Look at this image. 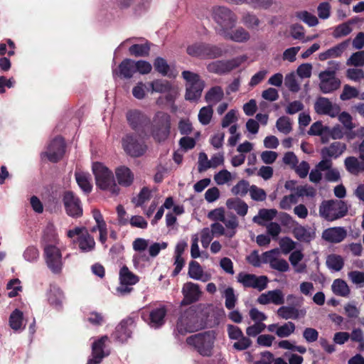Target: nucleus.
I'll return each instance as SVG.
<instances>
[{"label": "nucleus", "instance_id": "obj_55", "mask_svg": "<svg viewBox=\"0 0 364 364\" xmlns=\"http://www.w3.org/2000/svg\"><path fill=\"white\" fill-rule=\"evenodd\" d=\"M215 182L219 185L223 186L232 180V173L226 169H223L214 175Z\"/></svg>", "mask_w": 364, "mask_h": 364}, {"label": "nucleus", "instance_id": "obj_23", "mask_svg": "<svg viewBox=\"0 0 364 364\" xmlns=\"http://www.w3.org/2000/svg\"><path fill=\"white\" fill-rule=\"evenodd\" d=\"M346 146L344 143L335 141L330 146L323 147L321 151V156L336 159L339 157L346 150Z\"/></svg>", "mask_w": 364, "mask_h": 364}, {"label": "nucleus", "instance_id": "obj_58", "mask_svg": "<svg viewBox=\"0 0 364 364\" xmlns=\"http://www.w3.org/2000/svg\"><path fill=\"white\" fill-rule=\"evenodd\" d=\"M348 278L354 284L360 287H364V272L360 271H350L348 273Z\"/></svg>", "mask_w": 364, "mask_h": 364}, {"label": "nucleus", "instance_id": "obj_31", "mask_svg": "<svg viewBox=\"0 0 364 364\" xmlns=\"http://www.w3.org/2000/svg\"><path fill=\"white\" fill-rule=\"evenodd\" d=\"M92 216L97 224L98 230L100 232L99 240L104 244L107 237V225L100 210L97 209L93 210Z\"/></svg>", "mask_w": 364, "mask_h": 364}, {"label": "nucleus", "instance_id": "obj_63", "mask_svg": "<svg viewBox=\"0 0 364 364\" xmlns=\"http://www.w3.org/2000/svg\"><path fill=\"white\" fill-rule=\"evenodd\" d=\"M300 47H291L289 48L286 49L282 54V59L284 60L289 61L290 63H293L296 59V55L300 50Z\"/></svg>", "mask_w": 364, "mask_h": 364}, {"label": "nucleus", "instance_id": "obj_9", "mask_svg": "<svg viewBox=\"0 0 364 364\" xmlns=\"http://www.w3.org/2000/svg\"><path fill=\"white\" fill-rule=\"evenodd\" d=\"M237 281L245 288H252L262 291L267 288L269 279L264 275L257 276L254 274L240 272L237 276Z\"/></svg>", "mask_w": 364, "mask_h": 364}, {"label": "nucleus", "instance_id": "obj_5", "mask_svg": "<svg viewBox=\"0 0 364 364\" xmlns=\"http://www.w3.org/2000/svg\"><path fill=\"white\" fill-rule=\"evenodd\" d=\"M212 18L218 26L220 35L235 26L237 22L236 15L225 6H215L212 10Z\"/></svg>", "mask_w": 364, "mask_h": 364}, {"label": "nucleus", "instance_id": "obj_18", "mask_svg": "<svg viewBox=\"0 0 364 364\" xmlns=\"http://www.w3.org/2000/svg\"><path fill=\"white\" fill-rule=\"evenodd\" d=\"M108 340V337L105 336L94 342L92 346V358L88 360L87 364H99L102 359L109 355L104 350L105 342Z\"/></svg>", "mask_w": 364, "mask_h": 364}, {"label": "nucleus", "instance_id": "obj_53", "mask_svg": "<svg viewBox=\"0 0 364 364\" xmlns=\"http://www.w3.org/2000/svg\"><path fill=\"white\" fill-rule=\"evenodd\" d=\"M284 85L292 92H297L300 90V86L294 73H290L286 75Z\"/></svg>", "mask_w": 364, "mask_h": 364}, {"label": "nucleus", "instance_id": "obj_34", "mask_svg": "<svg viewBox=\"0 0 364 364\" xmlns=\"http://www.w3.org/2000/svg\"><path fill=\"white\" fill-rule=\"evenodd\" d=\"M78 245L82 252H87L94 250L95 242L93 237L86 232L78 237Z\"/></svg>", "mask_w": 364, "mask_h": 364}, {"label": "nucleus", "instance_id": "obj_7", "mask_svg": "<svg viewBox=\"0 0 364 364\" xmlns=\"http://www.w3.org/2000/svg\"><path fill=\"white\" fill-rule=\"evenodd\" d=\"M189 55L200 58H216L222 56L223 50L216 46L196 43L187 48Z\"/></svg>", "mask_w": 364, "mask_h": 364}, {"label": "nucleus", "instance_id": "obj_48", "mask_svg": "<svg viewBox=\"0 0 364 364\" xmlns=\"http://www.w3.org/2000/svg\"><path fill=\"white\" fill-rule=\"evenodd\" d=\"M223 295L225 299V306L228 309H233L236 305L237 297L235 294L232 287H228L224 290Z\"/></svg>", "mask_w": 364, "mask_h": 364}, {"label": "nucleus", "instance_id": "obj_46", "mask_svg": "<svg viewBox=\"0 0 364 364\" xmlns=\"http://www.w3.org/2000/svg\"><path fill=\"white\" fill-rule=\"evenodd\" d=\"M296 17L304 22L310 27L315 26L318 23L317 17L306 11H301L296 12Z\"/></svg>", "mask_w": 364, "mask_h": 364}, {"label": "nucleus", "instance_id": "obj_24", "mask_svg": "<svg viewBox=\"0 0 364 364\" xmlns=\"http://www.w3.org/2000/svg\"><path fill=\"white\" fill-rule=\"evenodd\" d=\"M115 175L118 183L122 186H129L134 181V173L125 166H121L116 168Z\"/></svg>", "mask_w": 364, "mask_h": 364}, {"label": "nucleus", "instance_id": "obj_49", "mask_svg": "<svg viewBox=\"0 0 364 364\" xmlns=\"http://www.w3.org/2000/svg\"><path fill=\"white\" fill-rule=\"evenodd\" d=\"M295 328V324L291 321H288L282 326L279 325V328L276 331V335L279 338H287L294 332Z\"/></svg>", "mask_w": 364, "mask_h": 364}, {"label": "nucleus", "instance_id": "obj_32", "mask_svg": "<svg viewBox=\"0 0 364 364\" xmlns=\"http://www.w3.org/2000/svg\"><path fill=\"white\" fill-rule=\"evenodd\" d=\"M224 97V92L221 87L214 86L211 87L205 95V101L209 105H214L220 102Z\"/></svg>", "mask_w": 364, "mask_h": 364}, {"label": "nucleus", "instance_id": "obj_22", "mask_svg": "<svg viewBox=\"0 0 364 364\" xmlns=\"http://www.w3.org/2000/svg\"><path fill=\"white\" fill-rule=\"evenodd\" d=\"M277 316L283 319H298L306 315L304 309H298L292 306H282L277 311Z\"/></svg>", "mask_w": 364, "mask_h": 364}, {"label": "nucleus", "instance_id": "obj_1", "mask_svg": "<svg viewBox=\"0 0 364 364\" xmlns=\"http://www.w3.org/2000/svg\"><path fill=\"white\" fill-rule=\"evenodd\" d=\"M215 341V332L208 331L188 336L186 338V343L193 347L200 355L210 357L213 355Z\"/></svg>", "mask_w": 364, "mask_h": 364}, {"label": "nucleus", "instance_id": "obj_52", "mask_svg": "<svg viewBox=\"0 0 364 364\" xmlns=\"http://www.w3.org/2000/svg\"><path fill=\"white\" fill-rule=\"evenodd\" d=\"M276 127L280 132L284 134L290 133L292 129L290 119L284 116L279 117L277 120Z\"/></svg>", "mask_w": 364, "mask_h": 364}, {"label": "nucleus", "instance_id": "obj_12", "mask_svg": "<svg viewBox=\"0 0 364 364\" xmlns=\"http://www.w3.org/2000/svg\"><path fill=\"white\" fill-rule=\"evenodd\" d=\"M65 149V146L63 138L56 137L48 145L47 151L41 154V157H47L48 161L55 163L63 156Z\"/></svg>", "mask_w": 364, "mask_h": 364}, {"label": "nucleus", "instance_id": "obj_41", "mask_svg": "<svg viewBox=\"0 0 364 364\" xmlns=\"http://www.w3.org/2000/svg\"><path fill=\"white\" fill-rule=\"evenodd\" d=\"M75 176L78 186L83 191L90 193L92 191V186L89 174L83 172H76Z\"/></svg>", "mask_w": 364, "mask_h": 364}, {"label": "nucleus", "instance_id": "obj_37", "mask_svg": "<svg viewBox=\"0 0 364 364\" xmlns=\"http://www.w3.org/2000/svg\"><path fill=\"white\" fill-rule=\"evenodd\" d=\"M277 214V210L276 209H260L259 210L258 215H255L252 220L254 223L262 225L263 220H272L276 217Z\"/></svg>", "mask_w": 364, "mask_h": 364}, {"label": "nucleus", "instance_id": "obj_26", "mask_svg": "<svg viewBox=\"0 0 364 364\" xmlns=\"http://www.w3.org/2000/svg\"><path fill=\"white\" fill-rule=\"evenodd\" d=\"M226 206L228 209L235 211L236 213L241 217H244L247 215L249 208L248 205L244 200L238 198L228 199Z\"/></svg>", "mask_w": 364, "mask_h": 364}, {"label": "nucleus", "instance_id": "obj_8", "mask_svg": "<svg viewBox=\"0 0 364 364\" xmlns=\"http://www.w3.org/2000/svg\"><path fill=\"white\" fill-rule=\"evenodd\" d=\"M176 328L179 333L184 335L198 331L201 328V324L198 323L196 313L193 310H188L180 316Z\"/></svg>", "mask_w": 364, "mask_h": 364}, {"label": "nucleus", "instance_id": "obj_13", "mask_svg": "<svg viewBox=\"0 0 364 364\" xmlns=\"http://www.w3.org/2000/svg\"><path fill=\"white\" fill-rule=\"evenodd\" d=\"M122 146L124 151L130 156L137 157L142 155L146 149V146L141 140H139L136 136L127 134L122 139Z\"/></svg>", "mask_w": 364, "mask_h": 364}, {"label": "nucleus", "instance_id": "obj_51", "mask_svg": "<svg viewBox=\"0 0 364 364\" xmlns=\"http://www.w3.org/2000/svg\"><path fill=\"white\" fill-rule=\"evenodd\" d=\"M293 234L298 240L301 242H309L312 238L309 231L302 225H296L293 230Z\"/></svg>", "mask_w": 364, "mask_h": 364}, {"label": "nucleus", "instance_id": "obj_15", "mask_svg": "<svg viewBox=\"0 0 364 364\" xmlns=\"http://www.w3.org/2000/svg\"><path fill=\"white\" fill-rule=\"evenodd\" d=\"M225 162L223 152L217 153L211 156L208 160V156L204 152H200L198 156V171L203 172L208 168H215L219 166H223Z\"/></svg>", "mask_w": 364, "mask_h": 364}, {"label": "nucleus", "instance_id": "obj_42", "mask_svg": "<svg viewBox=\"0 0 364 364\" xmlns=\"http://www.w3.org/2000/svg\"><path fill=\"white\" fill-rule=\"evenodd\" d=\"M333 292L340 296L346 297L350 294V289L347 283L341 279H336L333 281L332 286Z\"/></svg>", "mask_w": 364, "mask_h": 364}, {"label": "nucleus", "instance_id": "obj_10", "mask_svg": "<svg viewBox=\"0 0 364 364\" xmlns=\"http://www.w3.org/2000/svg\"><path fill=\"white\" fill-rule=\"evenodd\" d=\"M44 256L48 268L55 274L61 271L62 254L58 247L53 245H46L44 247Z\"/></svg>", "mask_w": 364, "mask_h": 364}, {"label": "nucleus", "instance_id": "obj_50", "mask_svg": "<svg viewBox=\"0 0 364 364\" xmlns=\"http://www.w3.org/2000/svg\"><path fill=\"white\" fill-rule=\"evenodd\" d=\"M250 186L248 181L241 180L231 188V192L235 196L243 197L250 192Z\"/></svg>", "mask_w": 364, "mask_h": 364}, {"label": "nucleus", "instance_id": "obj_54", "mask_svg": "<svg viewBox=\"0 0 364 364\" xmlns=\"http://www.w3.org/2000/svg\"><path fill=\"white\" fill-rule=\"evenodd\" d=\"M150 50L149 45L145 44H134L129 48V53L134 56H146L148 55Z\"/></svg>", "mask_w": 364, "mask_h": 364}, {"label": "nucleus", "instance_id": "obj_30", "mask_svg": "<svg viewBox=\"0 0 364 364\" xmlns=\"http://www.w3.org/2000/svg\"><path fill=\"white\" fill-rule=\"evenodd\" d=\"M64 299L61 289L56 286H50L48 294L49 304L56 309L60 308Z\"/></svg>", "mask_w": 364, "mask_h": 364}, {"label": "nucleus", "instance_id": "obj_25", "mask_svg": "<svg viewBox=\"0 0 364 364\" xmlns=\"http://www.w3.org/2000/svg\"><path fill=\"white\" fill-rule=\"evenodd\" d=\"M188 276L196 280L205 282L210 279L211 275L204 272L201 266L196 261H191L188 267Z\"/></svg>", "mask_w": 364, "mask_h": 364}, {"label": "nucleus", "instance_id": "obj_27", "mask_svg": "<svg viewBox=\"0 0 364 364\" xmlns=\"http://www.w3.org/2000/svg\"><path fill=\"white\" fill-rule=\"evenodd\" d=\"M166 309L165 307L157 308L152 310L149 314V326L152 328H159L165 323Z\"/></svg>", "mask_w": 364, "mask_h": 364}, {"label": "nucleus", "instance_id": "obj_21", "mask_svg": "<svg viewBox=\"0 0 364 364\" xmlns=\"http://www.w3.org/2000/svg\"><path fill=\"white\" fill-rule=\"evenodd\" d=\"M127 118L132 129L139 132L141 131V127L148 121L147 117L137 109L128 111Z\"/></svg>", "mask_w": 364, "mask_h": 364}, {"label": "nucleus", "instance_id": "obj_57", "mask_svg": "<svg viewBox=\"0 0 364 364\" xmlns=\"http://www.w3.org/2000/svg\"><path fill=\"white\" fill-rule=\"evenodd\" d=\"M359 95L358 90L349 85H345L343 86V92L341 94L340 98L343 100H348L352 98L358 97Z\"/></svg>", "mask_w": 364, "mask_h": 364}, {"label": "nucleus", "instance_id": "obj_6", "mask_svg": "<svg viewBox=\"0 0 364 364\" xmlns=\"http://www.w3.org/2000/svg\"><path fill=\"white\" fill-rule=\"evenodd\" d=\"M183 79L186 81V100L197 101L201 96L205 87V82L197 73L185 70L182 73Z\"/></svg>", "mask_w": 364, "mask_h": 364}, {"label": "nucleus", "instance_id": "obj_47", "mask_svg": "<svg viewBox=\"0 0 364 364\" xmlns=\"http://www.w3.org/2000/svg\"><path fill=\"white\" fill-rule=\"evenodd\" d=\"M242 23L250 29L257 30L260 25V20L251 13H246L242 17Z\"/></svg>", "mask_w": 364, "mask_h": 364}, {"label": "nucleus", "instance_id": "obj_35", "mask_svg": "<svg viewBox=\"0 0 364 364\" xmlns=\"http://www.w3.org/2000/svg\"><path fill=\"white\" fill-rule=\"evenodd\" d=\"M232 67L233 65L230 63L217 60L209 63L207 65V69L210 73L222 74L228 72Z\"/></svg>", "mask_w": 364, "mask_h": 364}, {"label": "nucleus", "instance_id": "obj_39", "mask_svg": "<svg viewBox=\"0 0 364 364\" xmlns=\"http://www.w3.org/2000/svg\"><path fill=\"white\" fill-rule=\"evenodd\" d=\"M120 75L125 78H131L136 73L134 61L130 59L123 60L119 65Z\"/></svg>", "mask_w": 364, "mask_h": 364}, {"label": "nucleus", "instance_id": "obj_60", "mask_svg": "<svg viewBox=\"0 0 364 364\" xmlns=\"http://www.w3.org/2000/svg\"><path fill=\"white\" fill-rule=\"evenodd\" d=\"M266 328V325L262 322H254V323L246 328V333L248 336L255 337Z\"/></svg>", "mask_w": 364, "mask_h": 364}, {"label": "nucleus", "instance_id": "obj_44", "mask_svg": "<svg viewBox=\"0 0 364 364\" xmlns=\"http://www.w3.org/2000/svg\"><path fill=\"white\" fill-rule=\"evenodd\" d=\"M151 92L166 93L171 89V84L165 80H156L150 82Z\"/></svg>", "mask_w": 364, "mask_h": 364}, {"label": "nucleus", "instance_id": "obj_20", "mask_svg": "<svg viewBox=\"0 0 364 364\" xmlns=\"http://www.w3.org/2000/svg\"><path fill=\"white\" fill-rule=\"evenodd\" d=\"M347 236V231L342 227L329 228L323 230L322 238L331 243H339Z\"/></svg>", "mask_w": 364, "mask_h": 364}, {"label": "nucleus", "instance_id": "obj_45", "mask_svg": "<svg viewBox=\"0 0 364 364\" xmlns=\"http://www.w3.org/2000/svg\"><path fill=\"white\" fill-rule=\"evenodd\" d=\"M213 114V109L211 105L202 107L198 115L199 122L203 125H208L212 119Z\"/></svg>", "mask_w": 364, "mask_h": 364}, {"label": "nucleus", "instance_id": "obj_36", "mask_svg": "<svg viewBox=\"0 0 364 364\" xmlns=\"http://www.w3.org/2000/svg\"><path fill=\"white\" fill-rule=\"evenodd\" d=\"M121 284L134 285L139 281L138 277L132 272L127 267L124 266L119 271Z\"/></svg>", "mask_w": 364, "mask_h": 364}, {"label": "nucleus", "instance_id": "obj_40", "mask_svg": "<svg viewBox=\"0 0 364 364\" xmlns=\"http://www.w3.org/2000/svg\"><path fill=\"white\" fill-rule=\"evenodd\" d=\"M9 326L14 331L24 328L23 313L18 309L14 310L9 317Z\"/></svg>", "mask_w": 364, "mask_h": 364}, {"label": "nucleus", "instance_id": "obj_28", "mask_svg": "<svg viewBox=\"0 0 364 364\" xmlns=\"http://www.w3.org/2000/svg\"><path fill=\"white\" fill-rule=\"evenodd\" d=\"M222 36L226 39L237 43L246 42L250 38V33L242 27H239L233 31L228 30Z\"/></svg>", "mask_w": 364, "mask_h": 364}, {"label": "nucleus", "instance_id": "obj_43", "mask_svg": "<svg viewBox=\"0 0 364 364\" xmlns=\"http://www.w3.org/2000/svg\"><path fill=\"white\" fill-rule=\"evenodd\" d=\"M223 223L228 229V232H226V236L230 238L232 237L235 235V230L239 225L237 217L234 214L228 215L225 216Z\"/></svg>", "mask_w": 364, "mask_h": 364}, {"label": "nucleus", "instance_id": "obj_33", "mask_svg": "<svg viewBox=\"0 0 364 364\" xmlns=\"http://www.w3.org/2000/svg\"><path fill=\"white\" fill-rule=\"evenodd\" d=\"M303 258L304 254L300 250H295L289 255V260L296 273H303L306 271V265L305 264H299Z\"/></svg>", "mask_w": 364, "mask_h": 364}, {"label": "nucleus", "instance_id": "obj_19", "mask_svg": "<svg viewBox=\"0 0 364 364\" xmlns=\"http://www.w3.org/2000/svg\"><path fill=\"white\" fill-rule=\"evenodd\" d=\"M182 293L184 296V299L182 304H191L199 300L201 296L202 291L200 286L191 282H186L183 284L182 288Z\"/></svg>", "mask_w": 364, "mask_h": 364}, {"label": "nucleus", "instance_id": "obj_61", "mask_svg": "<svg viewBox=\"0 0 364 364\" xmlns=\"http://www.w3.org/2000/svg\"><path fill=\"white\" fill-rule=\"evenodd\" d=\"M151 198V191L146 187L141 189L136 198L132 199V202L136 206H141L146 201L149 200Z\"/></svg>", "mask_w": 364, "mask_h": 364}, {"label": "nucleus", "instance_id": "obj_64", "mask_svg": "<svg viewBox=\"0 0 364 364\" xmlns=\"http://www.w3.org/2000/svg\"><path fill=\"white\" fill-rule=\"evenodd\" d=\"M214 235L211 232L209 228H203L200 232V241L202 246L204 248H207L211 240L213 238Z\"/></svg>", "mask_w": 364, "mask_h": 364}, {"label": "nucleus", "instance_id": "obj_17", "mask_svg": "<svg viewBox=\"0 0 364 364\" xmlns=\"http://www.w3.org/2000/svg\"><path fill=\"white\" fill-rule=\"evenodd\" d=\"M284 295L281 289L269 290L261 294L257 299V302L261 305L273 304L282 305L284 304Z\"/></svg>", "mask_w": 364, "mask_h": 364}, {"label": "nucleus", "instance_id": "obj_14", "mask_svg": "<svg viewBox=\"0 0 364 364\" xmlns=\"http://www.w3.org/2000/svg\"><path fill=\"white\" fill-rule=\"evenodd\" d=\"M319 87L323 93H329L337 90L341 85V81L336 77L333 71L326 70L319 74Z\"/></svg>", "mask_w": 364, "mask_h": 364}, {"label": "nucleus", "instance_id": "obj_62", "mask_svg": "<svg viewBox=\"0 0 364 364\" xmlns=\"http://www.w3.org/2000/svg\"><path fill=\"white\" fill-rule=\"evenodd\" d=\"M279 246L282 250V252L286 255L295 249L296 242L291 238L285 237L279 240Z\"/></svg>", "mask_w": 364, "mask_h": 364}, {"label": "nucleus", "instance_id": "obj_2", "mask_svg": "<svg viewBox=\"0 0 364 364\" xmlns=\"http://www.w3.org/2000/svg\"><path fill=\"white\" fill-rule=\"evenodd\" d=\"M171 116L164 112L159 111L154 115L150 125V135L156 141H166L171 132Z\"/></svg>", "mask_w": 364, "mask_h": 364}, {"label": "nucleus", "instance_id": "obj_38", "mask_svg": "<svg viewBox=\"0 0 364 364\" xmlns=\"http://www.w3.org/2000/svg\"><path fill=\"white\" fill-rule=\"evenodd\" d=\"M326 264L328 269L338 272L344 266V259L341 255L331 254L327 257Z\"/></svg>", "mask_w": 364, "mask_h": 364}, {"label": "nucleus", "instance_id": "obj_16", "mask_svg": "<svg viewBox=\"0 0 364 364\" xmlns=\"http://www.w3.org/2000/svg\"><path fill=\"white\" fill-rule=\"evenodd\" d=\"M316 113L328 115L331 117H336L340 112V107L332 103L328 98L318 97L314 105Z\"/></svg>", "mask_w": 364, "mask_h": 364}, {"label": "nucleus", "instance_id": "obj_3", "mask_svg": "<svg viewBox=\"0 0 364 364\" xmlns=\"http://www.w3.org/2000/svg\"><path fill=\"white\" fill-rule=\"evenodd\" d=\"M348 213L347 204L341 200H323L319 205V216L327 221H334Z\"/></svg>", "mask_w": 364, "mask_h": 364}, {"label": "nucleus", "instance_id": "obj_56", "mask_svg": "<svg viewBox=\"0 0 364 364\" xmlns=\"http://www.w3.org/2000/svg\"><path fill=\"white\" fill-rule=\"evenodd\" d=\"M348 65L361 67L364 65V50L354 53L347 60Z\"/></svg>", "mask_w": 364, "mask_h": 364}, {"label": "nucleus", "instance_id": "obj_29", "mask_svg": "<svg viewBox=\"0 0 364 364\" xmlns=\"http://www.w3.org/2000/svg\"><path fill=\"white\" fill-rule=\"evenodd\" d=\"M346 170L353 175H358L360 172H364V161H359L355 156H348L344 161Z\"/></svg>", "mask_w": 364, "mask_h": 364}, {"label": "nucleus", "instance_id": "obj_4", "mask_svg": "<svg viewBox=\"0 0 364 364\" xmlns=\"http://www.w3.org/2000/svg\"><path fill=\"white\" fill-rule=\"evenodd\" d=\"M92 171L95 176L96 185L98 187L112 193H118L119 188L111 171L100 163H95L92 166Z\"/></svg>", "mask_w": 364, "mask_h": 364}, {"label": "nucleus", "instance_id": "obj_11", "mask_svg": "<svg viewBox=\"0 0 364 364\" xmlns=\"http://www.w3.org/2000/svg\"><path fill=\"white\" fill-rule=\"evenodd\" d=\"M63 202L66 213L73 218H79L82 215V208L80 199L71 191H65L63 196Z\"/></svg>", "mask_w": 364, "mask_h": 364}, {"label": "nucleus", "instance_id": "obj_59", "mask_svg": "<svg viewBox=\"0 0 364 364\" xmlns=\"http://www.w3.org/2000/svg\"><path fill=\"white\" fill-rule=\"evenodd\" d=\"M250 195L251 198L255 201H264L267 197L266 192L255 185L250 186Z\"/></svg>", "mask_w": 364, "mask_h": 364}]
</instances>
